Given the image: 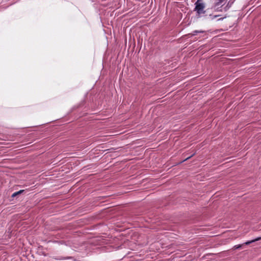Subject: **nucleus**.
<instances>
[{
	"label": "nucleus",
	"mask_w": 261,
	"mask_h": 261,
	"mask_svg": "<svg viewBox=\"0 0 261 261\" xmlns=\"http://www.w3.org/2000/svg\"><path fill=\"white\" fill-rule=\"evenodd\" d=\"M225 0H219V1L215 4L216 6H219L221 3H222Z\"/></svg>",
	"instance_id": "nucleus-4"
},
{
	"label": "nucleus",
	"mask_w": 261,
	"mask_h": 261,
	"mask_svg": "<svg viewBox=\"0 0 261 261\" xmlns=\"http://www.w3.org/2000/svg\"><path fill=\"white\" fill-rule=\"evenodd\" d=\"M204 31H195L193 32L194 33L192 35H195L197 33H204Z\"/></svg>",
	"instance_id": "nucleus-3"
},
{
	"label": "nucleus",
	"mask_w": 261,
	"mask_h": 261,
	"mask_svg": "<svg viewBox=\"0 0 261 261\" xmlns=\"http://www.w3.org/2000/svg\"><path fill=\"white\" fill-rule=\"evenodd\" d=\"M68 158H69V159H68V160H66V162H70V161H69V160L70 159H71V157H69Z\"/></svg>",
	"instance_id": "nucleus-9"
},
{
	"label": "nucleus",
	"mask_w": 261,
	"mask_h": 261,
	"mask_svg": "<svg viewBox=\"0 0 261 261\" xmlns=\"http://www.w3.org/2000/svg\"><path fill=\"white\" fill-rule=\"evenodd\" d=\"M17 194H15V193H14L13 195H12V196L14 197L16 195H17Z\"/></svg>",
	"instance_id": "nucleus-11"
},
{
	"label": "nucleus",
	"mask_w": 261,
	"mask_h": 261,
	"mask_svg": "<svg viewBox=\"0 0 261 261\" xmlns=\"http://www.w3.org/2000/svg\"><path fill=\"white\" fill-rule=\"evenodd\" d=\"M232 3H233V2H231L230 1H229L227 5L226 6V8H230Z\"/></svg>",
	"instance_id": "nucleus-5"
},
{
	"label": "nucleus",
	"mask_w": 261,
	"mask_h": 261,
	"mask_svg": "<svg viewBox=\"0 0 261 261\" xmlns=\"http://www.w3.org/2000/svg\"><path fill=\"white\" fill-rule=\"evenodd\" d=\"M261 240V237H258V238H257L256 239H254L252 240H251V241H248L245 243H244V244H241V245H236L233 247V249H239L240 248L242 247V246L243 245H250V244L253 243V242H256V241H260Z\"/></svg>",
	"instance_id": "nucleus-2"
},
{
	"label": "nucleus",
	"mask_w": 261,
	"mask_h": 261,
	"mask_svg": "<svg viewBox=\"0 0 261 261\" xmlns=\"http://www.w3.org/2000/svg\"><path fill=\"white\" fill-rule=\"evenodd\" d=\"M195 154V152H194V153H193L191 155L187 157V158H186L184 160L182 161V162L184 161H185L189 159H190L191 158H192V156H193Z\"/></svg>",
	"instance_id": "nucleus-6"
},
{
	"label": "nucleus",
	"mask_w": 261,
	"mask_h": 261,
	"mask_svg": "<svg viewBox=\"0 0 261 261\" xmlns=\"http://www.w3.org/2000/svg\"><path fill=\"white\" fill-rule=\"evenodd\" d=\"M223 19V18H221L219 20H221V19Z\"/></svg>",
	"instance_id": "nucleus-12"
},
{
	"label": "nucleus",
	"mask_w": 261,
	"mask_h": 261,
	"mask_svg": "<svg viewBox=\"0 0 261 261\" xmlns=\"http://www.w3.org/2000/svg\"><path fill=\"white\" fill-rule=\"evenodd\" d=\"M219 15H215L212 18H216L217 17H218Z\"/></svg>",
	"instance_id": "nucleus-10"
},
{
	"label": "nucleus",
	"mask_w": 261,
	"mask_h": 261,
	"mask_svg": "<svg viewBox=\"0 0 261 261\" xmlns=\"http://www.w3.org/2000/svg\"><path fill=\"white\" fill-rule=\"evenodd\" d=\"M22 192H23V190H20L19 191L15 192V194H20L21 193H22Z\"/></svg>",
	"instance_id": "nucleus-7"
},
{
	"label": "nucleus",
	"mask_w": 261,
	"mask_h": 261,
	"mask_svg": "<svg viewBox=\"0 0 261 261\" xmlns=\"http://www.w3.org/2000/svg\"><path fill=\"white\" fill-rule=\"evenodd\" d=\"M202 0H197V2L196 3H202Z\"/></svg>",
	"instance_id": "nucleus-8"
},
{
	"label": "nucleus",
	"mask_w": 261,
	"mask_h": 261,
	"mask_svg": "<svg viewBox=\"0 0 261 261\" xmlns=\"http://www.w3.org/2000/svg\"><path fill=\"white\" fill-rule=\"evenodd\" d=\"M195 8L194 11H196L197 15L200 16L201 14H204L205 12V11L204 10L205 8V5L204 3H195Z\"/></svg>",
	"instance_id": "nucleus-1"
}]
</instances>
